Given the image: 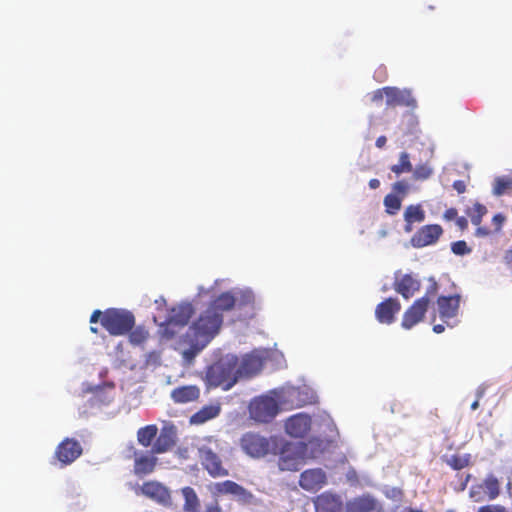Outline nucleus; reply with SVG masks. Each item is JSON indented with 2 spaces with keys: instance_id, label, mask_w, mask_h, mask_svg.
Instances as JSON below:
<instances>
[{
  "instance_id": "41",
  "label": "nucleus",
  "mask_w": 512,
  "mask_h": 512,
  "mask_svg": "<svg viewBox=\"0 0 512 512\" xmlns=\"http://www.w3.org/2000/svg\"><path fill=\"white\" fill-rule=\"evenodd\" d=\"M386 98V90H385V87L383 88H380V89H377L375 90L373 93H372V96H371V101L376 103V104H379L382 102L383 98Z\"/></svg>"
},
{
  "instance_id": "16",
  "label": "nucleus",
  "mask_w": 512,
  "mask_h": 512,
  "mask_svg": "<svg viewBox=\"0 0 512 512\" xmlns=\"http://www.w3.org/2000/svg\"><path fill=\"white\" fill-rule=\"evenodd\" d=\"M386 105L389 107L405 106L411 109L416 108L417 101L408 89H400L398 87H385Z\"/></svg>"
},
{
  "instance_id": "9",
  "label": "nucleus",
  "mask_w": 512,
  "mask_h": 512,
  "mask_svg": "<svg viewBox=\"0 0 512 512\" xmlns=\"http://www.w3.org/2000/svg\"><path fill=\"white\" fill-rule=\"evenodd\" d=\"M142 494L145 497L157 502L163 506H170L172 504L171 494L169 489L158 481H146L137 491V494Z\"/></svg>"
},
{
  "instance_id": "24",
  "label": "nucleus",
  "mask_w": 512,
  "mask_h": 512,
  "mask_svg": "<svg viewBox=\"0 0 512 512\" xmlns=\"http://www.w3.org/2000/svg\"><path fill=\"white\" fill-rule=\"evenodd\" d=\"M316 512H341L343 502L339 495L324 492L314 500Z\"/></svg>"
},
{
  "instance_id": "29",
  "label": "nucleus",
  "mask_w": 512,
  "mask_h": 512,
  "mask_svg": "<svg viewBox=\"0 0 512 512\" xmlns=\"http://www.w3.org/2000/svg\"><path fill=\"white\" fill-rule=\"evenodd\" d=\"M158 433V427L155 424H150L144 427H141L137 431V440L140 445L147 448L152 445V442L156 440V436Z\"/></svg>"
},
{
  "instance_id": "28",
  "label": "nucleus",
  "mask_w": 512,
  "mask_h": 512,
  "mask_svg": "<svg viewBox=\"0 0 512 512\" xmlns=\"http://www.w3.org/2000/svg\"><path fill=\"white\" fill-rule=\"evenodd\" d=\"M220 412L221 407L219 404L203 406L190 417V423L195 425L203 424L213 418H216Z\"/></svg>"
},
{
  "instance_id": "36",
  "label": "nucleus",
  "mask_w": 512,
  "mask_h": 512,
  "mask_svg": "<svg viewBox=\"0 0 512 512\" xmlns=\"http://www.w3.org/2000/svg\"><path fill=\"white\" fill-rule=\"evenodd\" d=\"M451 251L455 255L463 256L470 254L472 249L468 247L467 243L464 240H458L451 244Z\"/></svg>"
},
{
  "instance_id": "13",
  "label": "nucleus",
  "mask_w": 512,
  "mask_h": 512,
  "mask_svg": "<svg viewBox=\"0 0 512 512\" xmlns=\"http://www.w3.org/2000/svg\"><path fill=\"white\" fill-rule=\"evenodd\" d=\"M303 461V456L293 444L286 443L283 445L278 459V466L281 471H298Z\"/></svg>"
},
{
  "instance_id": "3",
  "label": "nucleus",
  "mask_w": 512,
  "mask_h": 512,
  "mask_svg": "<svg viewBox=\"0 0 512 512\" xmlns=\"http://www.w3.org/2000/svg\"><path fill=\"white\" fill-rule=\"evenodd\" d=\"M99 320L111 336L125 335L135 325V317L132 312L117 308H109L103 312L100 310L93 311L90 316V323H96Z\"/></svg>"
},
{
  "instance_id": "23",
  "label": "nucleus",
  "mask_w": 512,
  "mask_h": 512,
  "mask_svg": "<svg viewBox=\"0 0 512 512\" xmlns=\"http://www.w3.org/2000/svg\"><path fill=\"white\" fill-rule=\"evenodd\" d=\"M487 207L479 202H476L466 209V214L470 217L471 223L476 226L475 236L487 237L491 234V231L484 226H481L483 217L487 214Z\"/></svg>"
},
{
  "instance_id": "18",
  "label": "nucleus",
  "mask_w": 512,
  "mask_h": 512,
  "mask_svg": "<svg viewBox=\"0 0 512 512\" xmlns=\"http://www.w3.org/2000/svg\"><path fill=\"white\" fill-rule=\"evenodd\" d=\"M461 295L439 296L437 298V310L439 317L448 323L450 319L457 317L460 309Z\"/></svg>"
},
{
  "instance_id": "26",
  "label": "nucleus",
  "mask_w": 512,
  "mask_h": 512,
  "mask_svg": "<svg viewBox=\"0 0 512 512\" xmlns=\"http://www.w3.org/2000/svg\"><path fill=\"white\" fill-rule=\"evenodd\" d=\"M200 389L196 385H185L174 388L171 391V398L174 403L185 404L198 400Z\"/></svg>"
},
{
  "instance_id": "11",
  "label": "nucleus",
  "mask_w": 512,
  "mask_h": 512,
  "mask_svg": "<svg viewBox=\"0 0 512 512\" xmlns=\"http://www.w3.org/2000/svg\"><path fill=\"white\" fill-rule=\"evenodd\" d=\"M82 451V446L77 440L65 438L56 447L54 457L61 463V466H67L80 457Z\"/></svg>"
},
{
  "instance_id": "43",
  "label": "nucleus",
  "mask_w": 512,
  "mask_h": 512,
  "mask_svg": "<svg viewBox=\"0 0 512 512\" xmlns=\"http://www.w3.org/2000/svg\"><path fill=\"white\" fill-rule=\"evenodd\" d=\"M452 186L459 194H462L466 191V181L465 180H456L453 182Z\"/></svg>"
},
{
  "instance_id": "14",
  "label": "nucleus",
  "mask_w": 512,
  "mask_h": 512,
  "mask_svg": "<svg viewBox=\"0 0 512 512\" xmlns=\"http://www.w3.org/2000/svg\"><path fill=\"white\" fill-rule=\"evenodd\" d=\"M311 425L312 419L308 414L298 413L285 421V431L293 438H304L309 434Z\"/></svg>"
},
{
  "instance_id": "45",
  "label": "nucleus",
  "mask_w": 512,
  "mask_h": 512,
  "mask_svg": "<svg viewBox=\"0 0 512 512\" xmlns=\"http://www.w3.org/2000/svg\"><path fill=\"white\" fill-rule=\"evenodd\" d=\"M386 142H387V138L385 136H379L377 139H376V142H375V145L377 148H383L385 145H386Z\"/></svg>"
},
{
  "instance_id": "8",
  "label": "nucleus",
  "mask_w": 512,
  "mask_h": 512,
  "mask_svg": "<svg viewBox=\"0 0 512 512\" xmlns=\"http://www.w3.org/2000/svg\"><path fill=\"white\" fill-rule=\"evenodd\" d=\"M242 450L254 458L266 456L270 451V441L254 432L245 433L240 439Z\"/></svg>"
},
{
  "instance_id": "49",
  "label": "nucleus",
  "mask_w": 512,
  "mask_h": 512,
  "mask_svg": "<svg viewBox=\"0 0 512 512\" xmlns=\"http://www.w3.org/2000/svg\"><path fill=\"white\" fill-rule=\"evenodd\" d=\"M206 512H222L220 507L218 506H210L207 508Z\"/></svg>"
},
{
  "instance_id": "15",
  "label": "nucleus",
  "mask_w": 512,
  "mask_h": 512,
  "mask_svg": "<svg viewBox=\"0 0 512 512\" xmlns=\"http://www.w3.org/2000/svg\"><path fill=\"white\" fill-rule=\"evenodd\" d=\"M428 307L429 305L427 304L426 297L416 299L404 312L401 323L402 327L404 329H411L423 321Z\"/></svg>"
},
{
  "instance_id": "20",
  "label": "nucleus",
  "mask_w": 512,
  "mask_h": 512,
  "mask_svg": "<svg viewBox=\"0 0 512 512\" xmlns=\"http://www.w3.org/2000/svg\"><path fill=\"white\" fill-rule=\"evenodd\" d=\"M401 310V304L396 298L389 297L379 303L375 308V317L382 324H392L395 315Z\"/></svg>"
},
{
  "instance_id": "53",
  "label": "nucleus",
  "mask_w": 512,
  "mask_h": 512,
  "mask_svg": "<svg viewBox=\"0 0 512 512\" xmlns=\"http://www.w3.org/2000/svg\"><path fill=\"white\" fill-rule=\"evenodd\" d=\"M463 168H464L465 172H468V170H469V165H468V164H464V165H463Z\"/></svg>"
},
{
  "instance_id": "30",
  "label": "nucleus",
  "mask_w": 512,
  "mask_h": 512,
  "mask_svg": "<svg viewBox=\"0 0 512 512\" xmlns=\"http://www.w3.org/2000/svg\"><path fill=\"white\" fill-rule=\"evenodd\" d=\"M512 192V176H498L493 181L492 193L495 196H502Z\"/></svg>"
},
{
  "instance_id": "39",
  "label": "nucleus",
  "mask_w": 512,
  "mask_h": 512,
  "mask_svg": "<svg viewBox=\"0 0 512 512\" xmlns=\"http://www.w3.org/2000/svg\"><path fill=\"white\" fill-rule=\"evenodd\" d=\"M391 170L396 174L404 172H411L413 170L412 162H399L391 167Z\"/></svg>"
},
{
  "instance_id": "5",
  "label": "nucleus",
  "mask_w": 512,
  "mask_h": 512,
  "mask_svg": "<svg viewBox=\"0 0 512 512\" xmlns=\"http://www.w3.org/2000/svg\"><path fill=\"white\" fill-rule=\"evenodd\" d=\"M237 358L220 360L210 365L205 374V381L209 387H222L231 389L237 382Z\"/></svg>"
},
{
  "instance_id": "50",
  "label": "nucleus",
  "mask_w": 512,
  "mask_h": 512,
  "mask_svg": "<svg viewBox=\"0 0 512 512\" xmlns=\"http://www.w3.org/2000/svg\"><path fill=\"white\" fill-rule=\"evenodd\" d=\"M478 405H479V402H478L477 400H476V401H474V402L471 404V409H472V410L477 409V408H478Z\"/></svg>"
},
{
  "instance_id": "47",
  "label": "nucleus",
  "mask_w": 512,
  "mask_h": 512,
  "mask_svg": "<svg viewBox=\"0 0 512 512\" xmlns=\"http://www.w3.org/2000/svg\"><path fill=\"white\" fill-rule=\"evenodd\" d=\"M444 330H445V327L442 324H436L433 326V331L437 334L444 332Z\"/></svg>"
},
{
  "instance_id": "51",
  "label": "nucleus",
  "mask_w": 512,
  "mask_h": 512,
  "mask_svg": "<svg viewBox=\"0 0 512 512\" xmlns=\"http://www.w3.org/2000/svg\"><path fill=\"white\" fill-rule=\"evenodd\" d=\"M408 155L406 153H402L400 156V160H407Z\"/></svg>"
},
{
  "instance_id": "38",
  "label": "nucleus",
  "mask_w": 512,
  "mask_h": 512,
  "mask_svg": "<svg viewBox=\"0 0 512 512\" xmlns=\"http://www.w3.org/2000/svg\"><path fill=\"white\" fill-rule=\"evenodd\" d=\"M429 281H430V284L427 287L426 292L423 296V297L427 298L428 305L430 304L431 299L437 295L438 290H439L438 283L434 278H430Z\"/></svg>"
},
{
  "instance_id": "54",
  "label": "nucleus",
  "mask_w": 512,
  "mask_h": 512,
  "mask_svg": "<svg viewBox=\"0 0 512 512\" xmlns=\"http://www.w3.org/2000/svg\"><path fill=\"white\" fill-rule=\"evenodd\" d=\"M247 298H248V301H251V300L253 299V296L249 293V294L247 295Z\"/></svg>"
},
{
  "instance_id": "17",
  "label": "nucleus",
  "mask_w": 512,
  "mask_h": 512,
  "mask_svg": "<svg viewBox=\"0 0 512 512\" xmlns=\"http://www.w3.org/2000/svg\"><path fill=\"white\" fill-rule=\"evenodd\" d=\"M346 512H379L382 507L379 501L370 493H364L348 500Z\"/></svg>"
},
{
  "instance_id": "10",
  "label": "nucleus",
  "mask_w": 512,
  "mask_h": 512,
  "mask_svg": "<svg viewBox=\"0 0 512 512\" xmlns=\"http://www.w3.org/2000/svg\"><path fill=\"white\" fill-rule=\"evenodd\" d=\"M443 234L439 224H428L418 229L411 237V245L415 248H423L435 244Z\"/></svg>"
},
{
  "instance_id": "42",
  "label": "nucleus",
  "mask_w": 512,
  "mask_h": 512,
  "mask_svg": "<svg viewBox=\"0 0 512 512\" xmlns=\"http://www.w3.org/2000/svg\"><path fill=\"white\" fill-rule=\"evenodd\" d=\"M443 218L447 221L455 220L458 218V211L456 208H448L444 214Z\"/></svg>"
},
{
  "instance_id": "40",
  "label": "nucleus",
  "mask_w": 512,
  "mask_h": 512,
  "mask_svg": "<svg viewBox=\"0 0 512 512\" xmlns=\"http://www.w3.org/2000/svg\"><path fill=\"white\" fill-rule=\"evenodd\" d=\"M505 221H506V217L502 213L495 214L492 218V225L494 227V232H496V233L500 232Z\"/></svg>"
},
{
  "instance_id": "6",
  "label": "nucleus",
  "mask_w": 512,
  "mask_h": 512,
  "mask_svg": "<svg viewBox=\"0 0 512 512\" xmlns=\"http://www.w3.org/2000/svg\"><path fill=\"white\" fill-rule=\"evenodd\" d=\"M194 313L195 309L189 302L173 306L169 310L167 318L163 322L158 323L162 337L172 339L177 333L175 327L182 328L186 326Z\"/></svg>"
},
{
  "instance_id": "34",
  "label": "nucleus",
  "mask_w": 512,
  "mask_h": 512,
  "mask_svg": "<svg viewBox=\"0 0 512 512\" xmlns=\"http://www.w3.org/2000/svg\"><path fill=\"white\" fill-rule=\"evenodd\" d=\"M386 212L390 215L396 214L401 208V200L395 194H388L384 198Z\"/></svg>"
},
{
  "instance_id": "52",
  "label": "nucleus",
  "mask_w": 512,
  "mask_h": 512,
  "mask_svg": "<svg viewBox=\"0 0 512 512\" xmlns=\"http://www.w3.org/2000/svg\"><path fill=\"white\" fill-rule=\"evenodd\" d=\"M90 330H91L92 333H95V334L98 333V329L96 327L91 326Z\"/></svg>"
},
{
  "instance_id": "12",
  "label": "nucleus",
  "mask_w": 512,
  "mask_h": 512,
  "mask_svg": "<svg viewBox=\"0 0 512 512\" xmlns=\"http://www.w3.org/2000/svg\"><path fill=\"white\" fill-rule=\"evenodd\" d=\"M177 443V428L172 423H166L154 441L151 452L162 454L170 451Z\"/></svg>"
},
{
  "instance_id": "33",
  "label": "nucleus",
  "mask_w": 512,
  "mask_h": 512,
  "mask_svg": "<svg viewBox=\"0 0 512 512\" xmlns=\"http://www.w3.org/2000/svg\"><path fill=\"white\" fill-rule=\"evenodd\" d=\"M471 455H452L448 460L447 464L454 470H461L470 464Z\"/></svg>"
},
{
  "instance_id": "2",
  "label": "nucleus",
  "mask_w": 512,
  "mask_h": 512,
  "mask_svg": "<svg viewBox=\"0 0 512 512\" xmlns=\"http://www.w3.org/2000/svg\"><path fill=\"white\" fill-rule=\"evenodd\" d=\"M297 387L273 389L267 394L251 400L248 410L250 418L258 423H269L280 410H292L305 404Z\"/></svg>"
},
{
  "instance_id": "32",
  "label": "nucleus",
  "mask_w": 512,
  "mask_h": 512,
  "mask_svg": "<svg viewBox=\"0 0 512 512\" xmlns=\"http://www.w3.org/2000/svg\"><path fill=\"white\" fill-rule=\"evenodd\" d=\"M481 487L488 495L490 500L495 499L500 493V483L498 479L492 474L488 475L484 479Z\"/></svg>"
},
{
  "instance_id": "46",
  "label": "nucleus",
  "mask_w": 512,
  "mask_h": 512,
  "mask_svg": "<svg viewBox=\"0 0 512 512\" xmlns=\"http://www.w3.org/2000/svg\"><path fill=\"white\" fill-rule=\"evenodd\" d=\"M504 261L507 265H512V249L505 252Z\"/></svg>"
},
{
  "instance_id": "21",
  "label": "nucleus",
  "mask_w": 512,
  "mask_h": 512,
  "mask_svg": "<svg viewBox=\"0 0 512 512\" xmlns=\"http://www.w3.org/2000/svg\"><path fill=\"white\" fill-rule=\"evenodd\" d=\"M326 483V474L320 468L308 469L301 473L299 485L307 491L316 492Z\"/></svg>"
},
{
  "instance_id": "31",
  "label": "nucleus",
  "mask_w": 512,
  "mask_h": 512,
  "mask_svg": "<svg viewBox=\"0 0 512 512\" xmlns=\"http://www.w3.org/2000/svg\"><path fill=\"white\" fill-rule=\"evenodd\" d=\"M182 494L184 497L183 509L185 512H199V499L193 488L187 486L182 488Z\"/></svg>"
},
{
  "instance_id": "55",
  "label": "nucleus",
  "mask_w": 512,
  "mask_h": 512,
  "mask_svg": "<svg viewBox=\"0 0 512 512\" xmlns=\"http://www.w3.org/2000/svg\"><path fill=\"white\" fill-rule=\"evenodd\" d=\"M409 512H423L421 510H410Z\"/></svg>"
},
{
  "instance_id": "4",
  "label": "nucleus",
  "mask_w": 512,
  "mask_h": 512,
  "mask_svg": "<svg viewBox=\"0 0 512 512\" xmlns=\"http://www.w3.org/2000/svg\"><path fill=\"white\" fill-rule=\"evenodd\" d=\"M220 452L221 446L219 440L211 436L205 438L204 442L198 446L200 463L213 478L226 477L229 475L228 469L223 466Z\"/></svg>"
},
{
  "instance_id": "44",
  "label": "nucleus",
  "mask_w": 512,
  "mask_h": 512,
  "mask_svg": "<svg viewBox=\"0 0 512 512\" xmlns=\"http://www.w3.org/2000/svg\"><path fill=\"white\" fill-rule=\"evenodd\" d=\"M455 222L461 231H465L468 228V220L464 216L458 217Z\"/></svg>"
},
{
  "instance_id": "1",
  "label": "nucleus",
  "mask_w": 512,
  "mask_h": 512,
  "mask_svg": "<svg viewBox=\"0 0 512 512\" xmlns=\"http://www.w3.org/2000/svg\"><path fill=\"white\" fill-rule=\"evenodd\" d=\"M235 305L236 297L231 292L221 293L176 340L174 349L186 363L191 364L216 337L223 324L224 312L231 311Z\"/></svg>"
},
{
  "instance_id": "22",
  "label": "nucleus",
  "mask_w": 512,
  "mask_h": 512,
  "mask_svg": "<svg viewBox=\"0 0 512 512\" xmlns=\"http://www.w3.org/2000/svg\"><path fill=\"white\" fill-rule=\"evenodd\" d=\"M157 462V457L151 451L149 453H139L135 450L133 472L139 477L149 475L155 470Z\"/></svg>"
},
{
  "instance_id": "19",
  "label": "nucleus",
  "mask_w": 512,
  "mask_h": 512,
  "mask_svg": "<svg viewBox=\"0 0 512 512\" xmlns=\"http://www.w3.org/2000/svg\"><path fill=\"white\" fill-rule=\"evenodd\" d=\"M394 290L404 299L412 298L421 288L420 280L411 273L396 277L393 283Z\"/></svg>"
},
{
  "instance_id": "7",
  "label": "nucleus",
  "mask_w": 512,
  "mask_h": 512,
  "mask_svg": "<svg viewBox=\"0 0 512 512\" xmlns=\"http://www.w3.org/2000/svg\"><path fill=\"white\" fill-rule=\"evenodd\" d=\"M210 492L215 497L233 495L241 504H250L254 499V495L249 490L232 480L213 483L210 485Z\"/></svg>"
},
{
  "instance_id": "35",
  "label": "nucleus",
  "mask_w": 512,
  "mask_h": 512,
  "mask_svg": "<svg viewBox=\"0 0 512 512\" xmlns=\"http://www.w3.org/2000/svg\"><path fill=\"white\" fill-rule=\"evenodd\" d=\"M129 340L132 344H143L149 337V332L142 326H138L129 332Z\"/></svg>"
},
{
  "instance_id": "27",
  "label": "nucleus",
  "mask_w": 512,
  "mask_h": 512,
  "mask_svg": "<svg viewBox=\"0 0 512 512\" xmlns=\"http://www.w3.org/2000/svg\"><path fill=\"white\" fill-rule=\"evenodd\" d=\"M405 225L404 231L411 233L414 229V224L422 223L425 220V211L420 204L409 205L405 208L403 213Z\"/></svg>"
},
{
  "instance_id": "37",
  "label": "nucleus",
  "mask_w": 512,
  "mask_h": 512,
  "mask_svg": "<svg viewBox=\"0 0 512 512\" xmlns=\"http://www.w3.org/2000/svg\"><path fill=\"white\" fill-rule=\"evenodd\" d=\"M431 174H432V168L428 165L427 162L419 165L414 171L415 179H420V180L429 178Z\"/></svg>"
},
{
  "instance_id": "25",
  "label": "nucleus",
  "mask_w": 512,
  "mask_h": 512,
  "mask_svg": "<svg viewBox=\"0 0 512 512\" xmlns=\"http://www.w3.org/2000/svg\"><path fill=\"white\" fill-rule=\"evenodd\" d=\"M262 359L256 355H245L240 363L237 364V376L250 378L258 374L262 369Z\"/></svg>"
},
{
  "instance_id": "48",
  "label": "nucleus",
  "mask_w": 512,
  "mask_h": 512,
  "mask_svg": "<svg viewBox=\"0 0 512 512\" xmlns=\"http://www.w3.org/2000/svg\"><path fill=\"white\" fill-rule=\"evenodd\" d=\"M369 186L372 188V189H377L379 186H380V181L378 179H371L369 181Z\"/></svg>"
}]
</instances>
